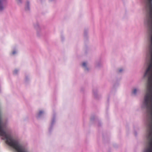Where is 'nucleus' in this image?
Returning a JSON list of instances; mask_svg holds the SVG:
<instances>
[{"mask_svg":"<svg viewBox=\"0 0 152 152\" xmlns=\"http://www.w3.org/2000/svg\"><path fill=\"white\" fill-rule=\"evenodd\" d=\"M34 28L36 30L37 36L40 37L42 35V28L38 22H36L33 24Z\"/></svg>","mask_w":152,"mask_h":152,"instance_id":"nucleus-1","label":"nucleus"},{"mask_svg":"<svg viewBox=\"0 0 152 152\" xmlns=\"http://www.w3.org/2000/svg\"><path fill=\"white\" fill-rule=\"evenodd\" d=\"M140 91V90L138 88H134L132 91V94L134 95H136L137 93Z\"/></svg>","mask_w":152,"mask_h":152,"instance_id":"nucleus-4","label":"nucleus"},{"mask_svg":"<svg viewBox=\"0 0 152 152\" xmlns=\"http://www.w3.org/2000/svg\"><path fill=\"white\" fill-rule=\"evenodd\" d=\"M25 10L27 11H28L30 10L29 2L28 1H26Z\"/></svg>","mask_w":152,"mask_h":152,"instance_id":"nucleus-5","label":"nucleus"},{"mask_svg":"<svg viewBox=\"0 0 152 152\" xmlns=\"http://www.w3.org/2000/svg\"><path fill=\"white\" fill-rule=\"evenodd\" d=\"M87 62H84L83 63L82 66L86 71H88L89 70V68L87 67Z\"/></svg>","mask_w":152,"mask_h":152,"instance_id":"nucleus-3","label":"nucleus"},{"mask_svg":"<svg viewBox=\"0 0 152 152\" xmlns=\"http://www.w3.org/2000/svg\"><path fill=\"white\" fill-rule=\"evenodd\" d=\"M18 72V71L17 70L15 69L14 71V74H17Z\"/></svg>","mask_w":152,"mask_h":152,"instance_id":"nucleus-10","label":"nucleus"},{"mask_svg":"<svg viewBox=\"0 0 152 152\" xmlns=\"http://www.w3.org/2000/svg\"><path fill=\"white\" fill-rule=\"evenodd\" d=\"M16 1L19 5H21L23 3V0H16Z\"/></svg>","mask_w":152,"mask_h":152,"instance_id":"nucleus-7","label":"nucleus"},{"mask_svg":"<svg viewBox=\"0 0 152 152\" xmlns=\"http://www.w3.org/2000/svg\"><path fill=\"white\" fill-rule=\"evenodd\" d=\"M43 111L42 110H40L38 114V117H40L43 113Z\"/></svg>","mask_w":152,"mask_h":152,"instance_id":"nucleus-8","label":"nucleus"},{"mask_svg":"<svg viewBox=\"0 0 152 152\" xmlns=\"http://www.w3.org/2000/svg\"><path fill=\"white\" fill-rule=\"evenodd\" d=\"M91 120H92V119H93V118H91Z\"/></svg>","mask_w":152,"mask_h":152,"instance_id":"nucleus-13","label":"nucleus"},{"mask_svg":"<svg viewBox=\"0 0 152 152\" xmlns=\"http://www.w3.org/2000/svg\"><path fill=\"white\" fill-rule=\"evenodd\" d=\"M93 92L94 97L97 99L99 98V95L98 94V91L96 89H94L93 90Z\"/></svg>","mask_w":152,"mask_h":152,"instance_id":"nucleus-6","label":"nucleus"},{"mask_svg":"<svg viewBox=\"0 0 152 152\" xmlns=\"http://www.w3.org/2000/svg\"><path fill=\"white\" fill-rule=\"evenodd\" d=\"M123 69L122 68H121L118 69V72L119 73H121L123 71Z\"/></svg>","mask_w":152,"mask_h":152,"instance_id":"nucleus-9","label":"nucleus"},{"mask_svg":"<svg viewBox=\"0 0 152 152\" xmlns=\"http://www.w3.org/2000/svg\"><path fill=\"white\" fill-rule=\"evenodd\" d=\"M7 0H0V12H2L5 9L4 4Z\"/></svg>","mask_w":152,"mask_h":152,"instance_id":"nucleus-2","label":"nucleus"},{"mask_svg":"<svg viewBox=\"0 0 152 152\" xmlns=\"http://www.w3.org/2000/svg\"><path fill=\"white\" fill-rule=\"evenodd\" d=\"M16 53V52L15 51H14L12 52V54H15Z\"/></svg>","mask_w":152,"mask_h":152,"instance_id":"nucleus-11","label":"nucleus"},{"mask_svg":"<svg viewBox=\"0 0 152 152\" xmlns=\"http://www.w3.org/2000/svg\"><path fill=\"white\" fill-rule=\"evenodd\" d=\"M54 121V120H53L52 124H53Z\"/></svg>","mask_w":152,"mask_h":152,"instance_id":"nucleus-12","label":"nucleus"}]
</instances>
